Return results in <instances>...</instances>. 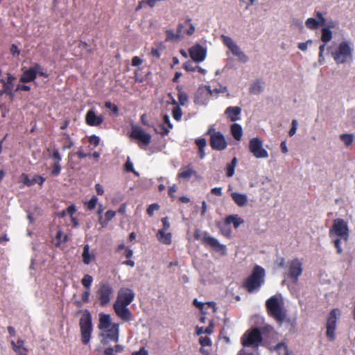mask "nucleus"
<instances>
[{
    "label": "nucleus",
    "mask_w": 355,
    "mask_h": 355,
    "mask_svg": "<svg viewBox=\"0 0 355 355\" xmlns=\"http://www.w3.org/2000/svg\"><path fill=\"white\" fill-rule=\"evenodd\" d=\"M97 201H98L97 197L94 196L91 198V199L88 202H85V205H87V207L89 210H92L96 207Z\"/></svg>",
    "instance_id": "obj_51"
},
{
    "label": "nucleus",
    "mask_w": 355,
    "mask_h": 355,
    "mask_svg": "<svg viewBox=\"0 0 355 355\" xmlns=\"http://www.w3.org/2000/svg\"><path fill=\"white\" fill-rule=\"evenodd\" d=\"M21 181L27 187L33 185V179H30L28 175L26 173H22L20 176Z\"/></svg>",
    "instance_id": "obj_53"
},
{
    "label": "nucleus",
    "mask_w": 355,
    "mask_h": 355,
    "mask_svg": "<svg viewBox=\"0 0 355 355\" xmlns=\"http://www.w3.org/2000/svg\"><path fill=\"white\" fill-rule=\"evenodd\" d=\"M112 324L110 315L105 313L99 314V323L98 324V328L100 330L105 331L110 328Z\"/></svg>",
    "instance_id": "obj_21"
},
{
    "label": "nucleus",
    "mask_w": 355,
    "mask_h": 355,
    "mask_svg": "<svg viewBox=\"0 0 355 355\" xmlns=\"http://www.w3.org/2000/svg\"><path fill=\"white\" fill-rule=\"evenodd\" d=\"M90 295V291L86 290L84 291L81 296V301H76L75 304L78 307H81L83 305V303H87L89 302V297Z\"/></svg>",
    "instance_id": "obj_41"
},
{
    "label": "nucleus",
    "mask_w": 355,
    "mask_h": 355,
    "mask_svg": "<svg viewBox=\"0 0 355 355\" xmlns=\"http://www.w3.org/2000/svg\"><path fill=\"white\" fill-rule=\"evenodd\" d=\"M185 23L189 26L188 30H187L186 33L188 35H191L195 32V26L191 23V19L190 18L187 19Z\"/></svg>",
    "instance_id": "obj_58"
},
{
    "label": "nucleus",
    "mask_w": 355,
    "mask_h": 355,
    "mask_svg": "<svg viewBox=\"0 0 355 355\" xmlns=\"http://www.w3.org/2000/svg\"><path fill=\"white\" fill-rule=\"evenodd\" d=\"M55 240H56L55 246L60 247V245L62 243H64L67 241L68 236L67 234H64L61 230H59L56 233Z\"/></svg>",
    "instance_id": "obj_37"
},
{
    "label": "nucleus",
    "mask_w": 355,
    "mask_h": 355,
    "mask_svg": "<svg viewBox=\"0 0 355 355\" xmlns=\"http://www.w3.org/2000/svg\"><path fill=\"white\" fill-rule=\"evenodd\" d=\"M249 150L257 158H267L268 151L263 148L262 141L258 138H252L249 141Z\"/></svg>",
    "instance_id": "obj_11"
},
{
    "label": "nucleus",
    "mask_w": 355,
    "mask_h": 355,
    "mask_svg": "<svg viewBox=\"0 0 355 355\" xmlns=\"http://www.w3.org/2000/svg\"><path fill=\"white\" fill-rule=\"evenodd\" d=\"M128 306L119 305L118 303H114L113 309L116 315L125 322L131 320V311L127 307Z\"/></svg>",
    "instance_id": "obj_18"
},
{
    "label": "nucleus",
    "mask_w": 355,
    "mask_h": 355,
    "mask_svg": "<svg viewBox=\"0 0 355 355\" xmlns=\"http://www.w3.org/2000/svg\"><path fill=\"white\" fill-rule=\"evenodd\" d=\"M241 112V108L238 106H230L225 110V114L227 115L228 118L231 121H236L240 119L239 115Z\"/></svg>",
    "instance_id": "obj_22"
},
{
    "label": "nucleus",
    "mask_w": 355,
    "mask_h": 355,
    "mask_svg": "<svg viewBox=\"0 0 355 355\" xmlns=\"http://www.w3.org/2000/svg\"><path fill=\"white\" fill-rule=\"evenodd\" d=\"M178 96L180 105H184L188 101V96L185 92L179 90Z\"/></svg>",
    "instance_id": "obj_49"
},
{
    "label": "nucleus",
    "mask_w": 355,
    "mask_h": 355,
    "mask_svg": "<svg viewBox=\"0 0 355 355\" xmlns=\"http://www.w3.org/2000/svg\"><path fill=\"white\" fill-rule=\"evenodd\" d=\"M231 197L239 207H243L248 203V196L245 194L233 192L231 193Z\"/></svg>",
    "instance_id": "obj_25"
},
{
    "label": "nucleus",
    "mask_w": 355,
    "mask_h": 355,
    "mask_svg": "<svg viewBox=\"0 0 355 355\" xmlns=\"http://www.w3.org/2000/svg\"><path fill=\"white\" fill-rule=\"evenodd\" d=\"M332 56L337 64L345 63L348 59L352 58V49L347 42H342L336 51L332 53Z\"/></svg>",
    "instance_id": "obj_9"
},
{
    "label": "nucleus",
    "mask_w": 355,
    "mask_h": 355,
    "mask_svg": "<svg viewBox=\"0 0 355 355\" xmlns=\"http://www.w3.org/2000/svg\"><path fill=\"white\" fill-rule=\"evenodd\" d=\"M306 26L311 30L317 29L320 26H322L320 22L314 18H309L305 21Z\"/></svg>",
    "instance_id": "obj_40"
},
{
    "label": "nucleus",
    "mask_w": 355,
    "mask_h": 355,
    "mask_svg": "<svg viewBox=\"0 0 355 355\" xmlns=\"http://www.w3.org/2000/svg\"><path fill=\"white\" fill-rule=\"evenodd\" d=\"M329 236L333 238L336 236L334 240V244L336 248L338 254L343 252L341 248V240L347 242L349 236V230L347 223L343 218H336L333 220V225L329 230Z\"/></svg>",
    "instance_id": "obj_1"
},
{
    "label": "nucleus",
    "mask_w": 355,
    "mask_h": 355,
    "mask_svg": "<svg viewBox=\"0 0 355 355\" xmlns=\"http://www.w3.org/2000/svg\"><path fill=\"white\" fill-rule=\"evenodd\" d=\"M31 90L30 86L25 84H18L16 87L15 92L17 91H26L29 92Z\"/></svg>",
    "instance_id": "obj_63"
},
{
    "label": "nucleus",
    "mask_w": 355,
    "mask_h": 355,
    "mask_svg": "<svg viewBox=\"0 0 355 355\" xmlns=\"http://www.w3.org/2000/svg\"><path fill=\"white\" fill-rule=\"evenodd\" d=\"M81 341L87 345L91 338L92 332V315L88 310H85L79 322Z\"/></svg>",
    "instance_id": "obj_7"
},
{
    "label": "nucleus",
    "mask_w": 355,
    "mask_h": 355,
    "mask_svg": "<svg viewBox=\"0 0 355 355\" xmlns=\"http://www.w3.org/2000/svg\"><path fill=\"white\" fill-rule=\"evenodd\" d=\"M211 94L209 86L200 87L195 95L194 103L198 105H205Z\"/></svg>",
    "instance_id": "obj_14"
},
{
    "label": "nucleus",
    "mask_w": 355,
    "mask_h": 355,
    "mask_svg": "<svg viewBox=\"0 0 355 355\" xmlns=\"http://www.w3.org/2000/svg\"><path fill=\"white\" fill-rule=\"evenodd\" d=\"M231 134L234 139L240 141L243 135L242 127L238 123H233L230 128Z\"/></svg>",
    "instance_id": "obj_31"
},
{
    "label": "nucleus",
    "mask_w": 355,
    "mask_h": 355,
    "mask_svg": "<svg viewBox=\"0 0 355 355\" xmlns=\"http://www.w3.org/2000/svg\"><path fill=\"white\" fill-rule=\"evenodd\" d=\"M157 239L162 243L168 245L171 243V234L165 233L164 230H159L157 234Z\"/></svg>",
    "instance_id": "obj_35"
},
{
    "label": "nucleus",
    "mask_w": 355,
    "mask_h": 355,
    "mask_svg": "<svg viewBox=\"0 0 355 355\" xmlns=\"http://www.w3.org/2000/svg\"><path fill=\"white\" fill-rule=\"evenodd\" d=\"M62 135L64 137V138L60 140V141L62 142V149L64 150L72 148L74 144L70 135L67 132H62Z\"/></svg>",
    "instance_id": "obj_34"
},
{
    "label": "nucleus",
    "mask_w": 355,
    "mask_h": 355,
    "mask_svg": "<svg viewBox=\"0 0 355 355\" xmlns=\"http://www.w3.org/2000/svg\"><path fill=\"white\" fill-rule=\"evenodd\" d=\"M172 114L173 117L176 121H180L181 119L182 116V112L178 105H177L173 109Z\"/></svg>",
    "instance_id": "obj_52"
},
{
    "label": "nucleus",
    "mask_w": 355,
    "mask_h": 355,
    "mask_svg": "<svg viewBox=\"0 0 355 355\" xmlns=\"http://www.w3.org/2000/svg\"><path fill=\"white\" fill-rule=\"evenodd\" d=\"M83 261L85 264H89L92 261L95 259V256L94 254H89V246L88 244L84 245L83 252L82 254Z\"/></svg>",
    "instance_id": "obj_32"
},
{
    "label": "nucleus",
    "mask_w": 355,
    "mask_h": 355,
    "mask_svg": "<svg viewBox=\"0 0 355 355\" xmlns=\"http://www.w3.org/2000/svg\"><path fill=\"white\" fill-rule=\"evenodd\" d=\"M263 90L261 83L259 81L255 82L250 87V92L254 94H258Z\"/></svg>",
    "instance_id": "obj_45"
},
{
    "label": "nucleus",
    "mask_w": 355,
    "mask_h": 355,
    "mask_svg": "<svg viewBox=\"0 0 355 355\" xmlns=\"http://www.w3.org/2000/svg\"><path fill=\"white\" fill-rule=\"evenodd\" d=\"M159 209V206L158 204L154 203L148 206L146 212L150 216H152L154 214V211H157Z\"/></svg>",
    "instance_id": "obj_57"
},
{
    "label": "nucleus",
    "mask_w": 355,
    "mask_h": 355,
    "mask_svg": "<svg viewBox=\"0 0 355 355\" xmlns=\"http://www.w3.org/2000/svg\"><path fill=\"white\" fill-rule=\"evenodd\" d=\"M89 142L94 146H97L99 144L100 139L98 136L94 135L89 137Z\"/></svg>",
    "instance_id": "obj_62"
},
{
    "label": "nucleus",
    "mask_w": 355,
    "mask_h": 355,
    "mask_svg": "<svg viewBox=\"0 0 355 355\" xmlns=\"http://www.w3.org/2000/svg\"><path fill=\"white\" fill-rule=\"evenodd\" d=\"M332 31L329 28H322L321 29V40L323 43L327 44L332 40Z\"/></svg>",
    "instance_id": "obj_36"
},
{
    "label": "nucleus",
    "mask_w": 355,
    "mask_h": 355,
    "mask_svg": "<svg viewBox=\"0 0 355 355\" xmlns=\"http://www.w3.org/2000/svg\"><path fill=\"white\" fill-rule=\"evenodd\" d=\"M106 334H101V336L106 339H109L114 343H117L119 340V324L113 323L112 325L105 331Z\"/></svg>",
    "instance_id": "obj_19"
},
{
    "label": "nucleus",
    "mask_w": 355,
    "mask_h": 355,
    "mask_svg": "<svg viewBox=\"0 0 355 355\" xmlns=\"http://www.w3.org/2000/svg\"><path fill=\"white\" fill-rule=\"evenodd\" d=\"M241 343L243 347H250L253 349H257L260 345H263V336L259 328L254 327L247 330L242 336Z\"/></svg>",
    "instance_id": "obj_5"
},
{
    "label": "nucleus",
    "mask_w": 355,
    "mask_h": 355,
    "mask_svg": "<svg viewBox=\"0 0 355 355\" xmlns=\"http://www.w3.org/2000/svg\"><path fill=\"white\" fill-rule=\"evenodd\" d=\"M338 310L334 309L329 313V315L327 318V324H326V335L329 340L333 341L336 338V322H337V316L336 311Z\"/></svg>",
    "instance_id": "obj_12"
},
{
    "label": "nucleus",
    "mask_w": 355,
    "mask_h": 355,
    "mask_svg": "<svg viewBox=\"0 0 355 355\" xmlns=\"http://www.w3.org/2000/svg\"><path fill=\"white\" fill-rule=\"evenodd\" d=\"M193 237L197 241H200L201 243L206 247H209L216 252H225V245L220 244L214 237L211 236L207 232H201L199 230L194 231Z\"/></svg>",
    "instance_id": "obj_6"
},
{
    "label": "nucleus",
    "mask_w": 355,
    "mask_h": 355,
    "mask_svg": "<svg viewBox=\"0 0 355 355\" xmlns=\"http://www.w3.org/2000/svg\"><path fill=\"white\" fill-rule=\"evenodd\" d=\"M45 180L46 179L40 175H35L33 178V185L35 184H38L40 187H42Z\"/></svg>",
    "instance_id": "obj_55"
},
{
    "label": "nucleus",
    "mask_w": 355,
    "mask_h": 355,
    "mask_svg": "<svg viewBox=\"0 0 355 355\" xmlns=\"http://www.w3.org/2000/svg\"><path fill=\"white\" fill-rule=\"evenodd\" d=\"M61 165L60 164L53 163L51 167V175L53 177H56L60 175L61 172Z\"/></svg>",
    "instance_id": "obj_47"
},
{
    "label": "nucleus",
    "mask_w": 355,
    "mask_h": 355,
    "mask_svg": "<svg viewBox=\"0 0 355 355\" xmlns=\"http://www.w3.org/2000/svg\"><path fill=\"white\" fill-rule=\"evenodd\" d=\"M124 170L126 172L129 173H133L135 174H138L137 172H136L134 169L133 164L130 160V158H128V160L126 161L125 165H124Z\"/></svg>",
    "instance_id": "obj_54"
},
{
    "label": "nucleus",
    "mask_w": 355,
    "mask_h": 355,
    "mask_svg": "<svg viewBox=\"0 0 355 355\" xmlns=\"http://www.w3.org/2000/svg\"><path fill=\"white\" fill-rule=\"evenodd\" d=\"M116 216V211L113 210H108L105 214V218H103L101 215L99 216L98 221L103 227H105L107 225L109 221H110L114 216Z\"/></svg>",
    "instance_id": "obj_33"
},
{
    "label": "nucleus",
    "mask_w": 355,
    "mask_h": 355,
    "mask_svg": "<svg viewBox=\"0 0 355 355\" xmlns=\"http://www.w3.org/2000/svg\"><path fill=\"white\" fill-rule=\"evenodd\" d=\"M16 78L10 73H6L5 76H3L0 79V83L2 85V88L8 90L9 89H13L14 81Z\"/></svg>",
    "instance_id": "obj_23"
},
{
    "label": "nucleus",
    "mask_w": 355,
    "mask_h": 355,
    "mask_svg": "<svg viewBox=\"0 0 355 355\" xmlns=\"http://www.w3.org/2000/svg\"><path fill=\"white\" fill-rule=\"evenodd\" d=\"M230 224H227L225 220L223 223H218V227L220 229L223 235L226 237H230L232 234V231L230 227H229Z\"/></svg>",
    "instance_id": "obj_38"
},
{
    "label": "nucleus",
    "mask_w": 355,
    "mask_h": 355,
    "mask_svg": "<svg viewBox=\"0 0 355 355\" xmlns=\"http://www.w3.org/2000/svg\"><path fill=\"white\" fill-rule=\"evenodd\" d=\"M340 139L347 146H348L353 143L354 135L352 134H343L340 136Z\"/></svg>",
    "instance_id": "obj_42"
},
{
    "label": "nucleus",
    "mask_w": 355,
    "mask_h": 355,
    "mask_svg": "<svg viewBox=\"0 0 355 355\" xmlns=\"http://www.w3.org/2000/svg\"><path fill=\"white\" fill-rule=\"evenodd\" d=\"M124 346L122 345H116L114 347H106L103 352L102 355H119L124 350Z\"/></svg>",
    "instance_id": "obj_28"
},
{
    "label": "nucleus",
    "mask_w": 355,
    "mask_h": 355,
    "mask_svg": "<svg viewBox=\"0 0 355 355\" xmlns=\"http://www.w3.org/2000/svg\"><path fill=\"white\" fill-rule=\"evenodd\" d=\"M132 355H148V351L143 347L139 351L132 352Z\"/></svg>",
    "instance_id": "obj_64"
},
{
    "label": "nucleus",
    "mask_w": 355,
    "mask_h": 355,
    "mask_svg": "<svg viewBox=\"0 0 355 355\" xmlns=\"http://www.w3.org/2000/svg\"><path fill=\"white\" fill-rule=\"evenodd\" d=\"M183 28V25L182 24H179L177 29V32L175 33L173 30H166V40H176L180 37V35L182 33V30Z\"/></svg>",
    "instance_id": "obj_29"
},
{
    "label": "nucleus",
    "mask_w": 355,
    "mask_h": 355,
    "mask_svg": "<svg viewBox=\"0 0 355 355\" xmlns=\"http://www.w3.org/2000/svg\"><path fill=\"white\" fill-rule=\"evenodd\" d=\"M105 107L107 109H110L115 116H117L119 114V107L116 105L113 104L110 101H107L105 103Z\"/></svg>",
    "instance_id": "obj_50"
},
{
    "label": "nucleus",
    "mask_w": 355,
    "mask_h": 355,
    "mask_svg": "<svg viewBox=\"0 0 355 355\" xmlns=\"http://www.w3.org/2000/svg\"><path fill=\"white\" fill-rule=\"evenodd\" d=\"M196 173L193 168L189 165L187 166L182 167L178 173L179 179H189L193 175Z\"/></svg>",
    "instance_id": "obj_27"
},
{
    "label": "nucleus",
    "mask_w": 355,
    "mask_h": 355,
    "mask_svg": "<svg viewBox=\"0 0 355 355\" xmlns=\"http://www.w3.org/2000/svg\"><path fill=\"white\" fill-rule=\"evenodd\" d=\"M195 144L198 147V149L205 148L207 145V141L205 138H199L196 139Z\"/></svg>",
    "instance_id": "obj_59"
},
{
    "label": "nucleus",
    "mask_w": 355,
    "mask_h": 355,
    "mask_svg": "<svg viewBox=\"0 0 355 355\" xmlns=\"http://www.w3.org/2000/svg\"><path fill=\"white\" fill-rule=\"evenodd\" d=\"M135 293L130 288H121L118 292V296L114 303L119 305L128 306L134 300Z\"/></svg>",
    "instance_id": "obj_15"
},
{
    "label": "nucleus",
    "mask_w": 355,
    "mask_h": 355,
    "mask_svg": "<svg viewBox=\"0 0 355 355\" xmlns=\"http://www.w3.org/2000/svg\"><path fill=\"white\" fill-rule=\"evenodd\" d=\"M199 343L201 345L202 347H206V346H211V339L207 336H201L199 339Z\"/></svg>",
    "instance_id": "obj_56"
},
{
    "label": "nucleus",
    "mask_w": 355,
    "mask_h": 355,
    "mask_svg": "<svg viewBox=\"0 0 355 355\" xmlns=\"http://www.w3.org/2000/svg\"><path fill=\"white\" fill-rule=\"evenodd\" d=\"M114 289L111 284L107 282H100L96 291L97 303L101 307L108 306L114 297Z\"/></svg>",
    "instance_id": "obj_4"
},
{
    "label": "nucleus",
    "mask_w": 355,
    "mask_h": 355,
    "mask_svg": "<svg viewBox=\"0 0 355 355\" xmlns=\"http://www.w3.org/2000/svg\"><path fill=\"white\" fill-rule=\"evenodd\" d=\"M183 67L187 71H195L196 66H193L191 61H187L184 62Z\"/></svg>",
    "instance_id": "obj_60"
},
{
    "label": "nucleus",
    "mask_w": 355,
    "mask_h": 355,
    "mask_svg": "<svg viewBox=\"0 0 355 355\" xmlns=\"http://www.w3.org/2000/svg\"><path fill=\"white\" fill-rule=\"evenodd\" d=\"M297 120L293 119L292 121V123H291V128L290 129V130L288 132V135L290 137H292L295 134L296 130H297Z\"/></svg>",
    "instance_id": "obj_61"
},
{
    "label": "nucleus",
    "mask_w": 355,
    "mask_h": 355,
    "mask_svg": "<svg viewBox=\"0 0 355 355\" xmlns=\"http://www.w3.org/2000/svg\"><path fill=\"white\" fill-rule=\"evenodd\" d=\"M225 222L227 224L232 223L234 227L236 229L244 223V220L237 214H231L225 218Z\"/></svg>",
    "instance_id": "obj_30"
},
{
    "label": "nucleus",
    "mask_w": 355,
    "mask_h": 355,
    "mask_svg": "<svg viewBox=\"0 0 355 355\" xmlns=\"http://www.w3.org/2000/svg\"><path fill=\"white\" fill-rule=\"evenodd\" d=\"M155 131L157 133L161 135L162 137H164L169 133V128H167L165 127L164 125L160 124L158 125L157 128H155Z\"/></svg>",
    "instance_id": "obj_48"
},
{
    "label": "nucleus",
    "mask_w": 355,
    "mask_h": 355,
    "mask_svg": "<svg viewBox=\"0 0 355 355\" xmlns=\"http://www.w3.org/2000/svg\"><path fill=\"white\" fill-rule=\"evenodd\" d=\"M303 271L302 263L298 259L289 262L288 277L294 283H297Z\"/></svg>",
    "instance_id": "obj_13"
},
{
    "label": "nucleus",
    "mask_w": 355,
    "mask_h": 355,
    "mask_svg": "<svg viewBox=\"0 0 355 355\" xmlns=\"http://www.w3.org/2000/svg\"><path fill=\"white\" fill-rule=\"evenodd\" d=\"M93 282V278L89 275H85L81 280V283L83 286L87 290H90V287L92 283Z\"/></svg>",
    "instance_id": "obj_43"
},
{
    "label": "nucleus",
    "mask_w": 355,
    "mask_h": 355,
    "mask_svg": "<svg viewBox=\"0 0 355 355\" xmlns=\"http://www.w3.org/2000/svg\"><path fill=\"white\" fill-rule=\"evenodd\" d=\"M266 308L268 315L282 324L286 319V311L284 303L277 295H273L266 302Z\"/></svg>",
    "instance_id": "obj_2"
},
{
    "label": "nucleus",
    "mask_w": 355,
    "mask_h": 355,
    "mask_svg": "<svg viewBox=\"0 0 355 355\" xmlns=\"http://www.w3.org/2000/svg\"><path fill=\"white\" fill-rule=\"evenodd\" d=\"M259 329L261 330V335L263 336V343L266 342L268 338H272L276 334L274 328L269 324H266L259 328Z\"/></svg>",
    "instance_id": "obj_26"
},
{
    "label": "nucleus",
    "mask_w": 355,
    "mask_h": 355,
    "mask_svg": "<svg viewBox=\"0 0 355 355\" xmlns=\"http://www.w3.org/2000/svg\"><path fill=\"white\" fill-rule=\"evenodd\" d=\"M191 58L196 62H202L207 55L206 49L200 44H195L189 51Z\"/></svg>",
    "instance_id": "obj_16"
},
{
    "label": "nucleus",
    "mask_w": 355,
    "mask_h": 355,
    "mask_svg": "<svg viewBox=\"0 0 355 355\" xmlns=\"http://www.w3.org/2000/svg\"><path fill=\"white\" fill-rule=\"evenodd\" d=\"M49 152L51 158L54 161L53 163L60 164L62 160V156L58 150V149H53L51 150L49 148L47 150Z\"/></svg>",
    "instance_id": "obj_39"
},
{
    "label": "nucleus",
    "mask_w": 355,
    "mask_h": 355,
    "mask_svg": "<svg viewBox=\"0 0 355 355\" xmlns=\"http://www.w3.org/2000/svg\"><path fill=\"white\" fill-rule=\"evenodd\" d=\"M25 341L21 338H18L17 341L12 340L10 345L12 349L16 355H28V349L24 346Z\"/></svg>",
    "instance_id": "obj_20"
},
{
    "label": "nucleus",
    "mask_w": 355,
    "mask_h": 355,
    "mask_svg": "<svg viewBox=\"0 0 355 355\" xmlns=\"http://www.w3.org/2000/svg\"><path fill=\"white\" fill-rule=\"evenodd\" d=\"M104 117L102 115H96L93 110H89L85 115V123L89 126H98L103 123Z\"/></svg>",
    "instance_id": "obj_17"
},
{
    "label": "nucleus",
    "mask_w": 355,
    "mask_h": 355,
    "mask_svg": "<svg viewBox=\"0 0 355 355\" xmlns=\"http://www.w3.org/2000/svg\"><path fill=\"white\" fill-rule=\"evenodd\" d=\"M221 40H222L223 44L229 49H230L232 47H233L236 44V43L233 41V40L230 37L222 35Z\"/></svg>",
    "instance_id": "obj_46"
},
{
    "label": "nucleus",
    "mask_w": 355,
    "mask_h": 355,
    "mask_svg": "<svg viewBox=\"0 0 355 355\" xmlns=\"http://www.w3.org/2000/svg\"><path fill=\"white\" fill-rule=\"evenodd\" d=\"M32 67L33 70L35 71L36 76L37 75L43 76L44 78H47L49 76V75L43 71V68L40 64L35 63Z\"/></svg>",
    "instance_id": "obj_44"
},
{
    "label": "nucleus",
    "mask_w": 355,
    "mask_h": 355,
    "mask_svg": "<svg viewBox=\"0 0 355 355\" xmlns=\"http://www.w3.org/2000/svg\"><path fill=\"white\" fill-rule=\"evenodd\" d=\"M207 135L210 136L209 144L213 150H223L227 146V143L225 140L224 135L218 131H216L214 125H211Z\"/></svg>",
    "instance_id": "obj_8"
},
{
    "label": "nucleus",
    "mask_w": 355,
    "mask_h": 355,
    "mask_svg": "<svg viewBox=\"0 0 355 355\" xmlns=\"http://www.w3.org/2000/svg\"><path fill=\"white\" fill-rule=\"evenodd\" d=\"M265 270L259 266H255L251 275L243 282V286L248 293H253L259 290L264 282Z\"/></svg>",
    "instance_id": "obj_3"
},
{
    "label": "nucleus",
    "mask_w": 355,
    "mask_h": 355,
    "mask_svg": "<svg viewBox=\"0 0 355 355\" xmlns=\"http://www.w3.org/2000/svg\"><path fill=\"white\" fill-rule=\"evenodd\" d=\"M132 139H136L139 141V146H148L151 141V135L139 127L134 125L132 127V130L130 135Z\"/></svg>",
    "instance_id": "obj_10"
},
{
    "label": "nucleus",
    "mask_w": 355,
    "mask_h": 355,
    "mask_svg": "<svg viewBox=\"0 0 355 355\" xmlns=\"http://www.w3.org/2000/svg\"><path fill=\"white\" fill-rule=\"evenodd\" d=\"M36 78L35 71L33 70V67H31L23 71L19 78V82L23 83H30L34 81Z\"/></svg>",
    "instance_id": "obj_24"
}]
</instances>
